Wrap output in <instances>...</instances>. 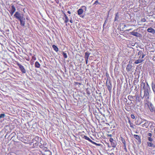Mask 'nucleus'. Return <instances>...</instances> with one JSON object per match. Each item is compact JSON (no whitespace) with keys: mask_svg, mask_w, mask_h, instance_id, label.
Wrapping results in <instances>:
<instances>
[{"mask_svg":"<svg viewBox=\"0 0 155 155\" xmlns=\"http://www.w3.org/2000/svg\"><path fill=\"white\" fill-rule=\"evenodd\" d=\"M83 138H84L85 139L88 140L89 141L91 142L92 144H94L96 145H99V146L100 144H97V143L95 142H94L92 141L88 137H87L86 136L84 135Z\"/></svg>","mask_w":155,"mask_h":155,"instance_id":"nucleus-9","label":"nucleus"},{"mask_svg":"<svg viewBox=\"0 0 155 155\" xmlns=\"http://www.w3.org/2000/svg\"><path fill=\"white\" fill-rule=\"evenodd\" d=\"M39 147L42 148L44 151L46 152L48 151V148L46 147H44L42 143L41 144V145H39Z\"/></svg>","mask_w":155,"mask_h":155,"instance_id":"nucleus-18","label":"nucleus"},{"mask_svg":"<svg viewBox=\"0 0 155 155\" xmlns=\"http://www.w3.org/2000/svg\"><path fill=\"white\" fill-rule=\"evenodd\" d=\"M85 61H86V64H87L88 60H87L86 59H85Z\"/></svg>","mask_w":155,"mask_h":155,"instance_id":"nucleus-48","label":"nucleus"},{"mask_svg":"<svg viewBox=\"0 0 155 155\" xmlns=\"http://www.w3.org/2000/svg\"><path fill=\"white\" fill-rule=\"evenodd\" d=\"M5 116V114H0V118L2 117H4Z\"/></svg>","mask_w":155,"mask_h":155,"instance_id":"nucleus-34","label":"nucleus"},{"mask_svg":"<svg viewBox=\"0 0 155 155\" xmlns=\"http://www.w3.org/2000/svg\"><path fill=\"white\" fill-rule=\"evenodd\" d=\"M63 14L64 17L63 18V19L64 21V22L65 23H67L69 21V19L66 15L65 13L63 12H62Z\"/></svg>","mask_w":155,"mask_h":155,"instance_id":"nucleus-10","label":"nucleus"},{"mask_svg":"<svg viewBox=\"0 0 155 155\" xmlns=\"http://www.w3.org/2000/svg\"><path fill=\"white\" fill-rule=\"evenodd\" d=\"M144 119L140 118L138 119L135 122L136 124L137 125H141Z\"/></svg>","mask_w":155,"mask_h":155,"instance_id":"nucleus-11","label":"nucleus"},{"mask_svg":"<svg viewBox=\"0 0 155 155\" xmlns=\"http://www.w3.org/2000/svg\"><path fill=\"white\" fill-rule=\"evenodd\" d=\"M146 19L145 18H142L141 20V21L143 22H145L146 21Z\"/></svg>","mask_w":155,"mask_h":155,"instance_id":"nucleus-36","label":"nucleus"},{"mask_svg":"<svg viewBox=\"0 0 155 155\" xmlns=\"http://www.w3.org/2000/svg\"><path fill=\"white\" fill-rule=\"evenodd\" d=\"M70 22L71 23H73V20L71 18V19L70 20Z\"/></svg>","mask_w":155,"mask_h":155,"instance_id":"nucleus-42","label":"nucleus"},{"mask_svg":"<svg viewBox=\"0 0 155 155\" xmlns=\"http://www.w3.org/2000/svg\"><path fill=\"white\" fill-rule=\"evenodd\" d=\"M63 55L64 58H67L68 57L67 54L65 53L64 52H63Z\"/></svg>","mask_w":155,"mask_h":155,"instance_id":"nucleus-32","label":"nucleus"},{"mask_svg":"<svg viewBox=\"0 0 155 155\" xmlns=\"http://www.w3.org/2000/svg\"><path fill=\"white\" fill-rule=\"evenodd\" d=\"M52 47L54 50L56 52L58 51V48L55 45H52Z\"/></svg>","mask_w":155,"mask_h":155,"instance_id":"nucleus-26","label":"nucleus"},{"mask_svg":"<svg viewBox=\"0 0 155 155\" xmlns=\"http://www.w3.org/2000/svg\"><path fill=\"white\" fill-rule=\"evenodd\" d=\"M131 30V29H130L129 30Z\"/></svg>","mask_w":155,"mask_h":155,"instance_id":"nucleus-50","label":"nucleus"},{"mask_svg":"<svg viewBox=\"0 0 155 155\" xmlns=\"http://www.w3.org/2000/svg\"><path fill=\"white\" fill-rule=\"evenodd\" d=\"M109 141L111 143V144L112 147L114 148L116 146V144L115 143L113 139L112 138H111L110 139Z\"/></svg>","mask_w":155,"mask_h":155,"instance_id":"nucleus-15","label":"nucleus"},{"mask_svg":"<svg viewBox=\"0 0 155 155\" xmlns=\"http://www.w3.org/2000/svg\"><path fill=\"white\" fill-rule=\"evenodd\" d=\"M148 135L150 137H151L152 135L151 133H149L148 134Z\"/></svg>","mask_w":155,"mask_h":155,"instance_id":"nucleus-38","label":"nucleus"},{"mask_svg":"<svg viewBox=\"0 0 155 155\" xmlns=\"http://www.w3.org/2000/svg\"><path fill=\"white\" fill-rule=\"evenodd\" d=\"M23 18H20L19 20L20 22V24L22 26H24L25 25V22L24 21L22 20Z\"/></svg>","mask_w":155,"mask_h":155,"instance_id":"nucleus-20","label":"nucleus"},{"mask_svg":"<svg viewBox=\"0 0 155 155\" xmlns=\"http://www.w3.org/2000/svg\"><path fill=\"white\" fill-rule=\"evenodd\" d=\"M130 116H131V118L132 119H134L135 118V116L134 114H131Z\"/></svg>","mask_w":155,"mask_h":155,"instance_id":"nucleus-35","label":"nucleus"},{"mask_svg":"<svg viewBox=\"0 0 155 155\" xmlns=\"http://www.w3.org/2000/svg\"><path fill=\"white\" fill-rule=\"evenodd\" d=\"M135 30H134L133 31L130 33L132 35H133L134 36L136 37H139V33H138L137 32H135L134 31Z\"/></svg>","mask_w":155,"mask_h":155,"instance_id":"nucleus-17","label":"nucleus"},{"mask_svg":"<svg viewBox=\"0 0 155 155\" xmlns=\"http://www.w3.org/2000/svg\"><path fill=\"white\" fill-rule=\"evenodd\" d=\"M138 55H141L142 58H144V57L145 56V55L143 53V51H140L138 53Z\"/></svg>","mask_w":155,"mask_h":155,"instance_id":"nucleus-19","label":"nucleus"},{"mask_svg":"<svg viewBox=\"0 0 155 155\" xmlns=\"http://www.w3.org/2000/svg\"><path fill=\"white\" fill-rule=\"evenodd\" d=\"M97 4H99L98 0L96 1L94 3V5Z\"/></svg>","mask_w":155,"mask_h":155,"instance_id":"nucleus-37","label":"nucleus"},{"mask_svg":"<svg viewBox=\"0 0 155 155\" xmlns=\"http://www.w3.org/2000/svg\"><path fill=\"white\" fill-rule=\"evenodd\" d=\"M74 83L76 84H79V85L81 84L80 83L78 82H75Z\"/></svg>","mask_w":155,"mask_h":155,"instance_id":"nucleus-41","label":"nucleus"},{"mask_svg":"<svg viewBox=\"0 0 155 155\" xmlns=\"http://www.w3.org/2000/svg\"><path fill=\"white\" fill-rule=\"evenodd\" d=\"M34 61H32V60H31L30 61V64L31 65H32L34 64Z\"/></svg>","mask_w":155,"mask_h":155,"instance_id":"nucleus-39","label":"nucleus"},{"mask_svg":"<svg viewBox=\"0 0 155 155\" xmlns=\"http://www.w3.org/2000/svg\"><path fill=\"white\" fill-rule=\"evenodd\" d=\"M148 140L150 142H147V146L149 147H151L153 148H155V145L153 143L151 142L153 140V139L151 137H148Z\"/></svg>","mask_w":155,"mask_h":155,"instance_id":"nucleus-5","label":"nucleus"},{"mask_svg":"<svg viewBox=\"0 0 155 155\" xmlns=\"http://www.w3.org/2000/svg\"><path fill=\"white\" fill-rule=\"evenodd\" d=\"M134 97H135V96H133L132 95H130L128 96V100L130 101H134Z\"/></svg>","mask_w":155,"mask_h":155,"instance_id":"nucleus-23","label":"nucleus"},{"mask_svg":"<svg viewBox=\"0 0 155 155\" xmlns=\"http://www.w3.org/2000/svg\"><path fill=\"white\" fill-rule=\"evenodd\" d=\"M112 136V135L110 134H107V136L108 137H111Z\"/></svg>","mask_w":155,"mask_h":155,"instance_id":"nucleus-46","label":"nucleus"},{"mask_svg":"<svg viewBox=\"0 0 155 155\" xmlns=\"http://www.w3.org/2000/svg\"><path fill=\"white\" fill-rule=\"evenodd\" d=\"M14 16L18 20L20 18H24L23 15H21L18 12H15Z\"/></svg>","mask_w":155,"mask_h":155,"instance_id":"nucleus-7","label":"nucleus"},{"mask_svg":"<svg viewBox=\"0 0 155 155\" xmlns=\"http://www.w3.org/2000/svg\"><path fill=\"white\" fill-rule=\"evenodd\" d=\"M124 149L125 150H127V149H126V144H125V146H124Z\"/></svg>","mask_w":155,"mask_h":155,"instance_id":"nucleus-44","label":"nucleus"},{"mask_svg":"<svg viewBox=\"0 0 155 155\" xmlns=\"http://www.w3.org/2000/svg\"><path fill=\"white\" fill-rule=\"evenodd\" d=\"M83 10L81 8L79 9L78 11V15H80L83 12Z\"/></svg>","mask_w":155,"mask_h":155,"instance_id":"nucleus-25","label":"nucleus"},{"mask_svg":"<svg viewBox=\"0 0 155 155\" xmlns=\"http://www.w3.org/2000/svg\"><path fill=\"white\" fill-rule=\"evenodd\" d=\"M81 7L82 8L84 7L85 9V10H86V9H87V7L86 6H82Z\"/></svg>","mask_w":155,"mask_h":155,"instance_id":"nucleus-45","label":"nucleus"},{"mask_svg":"<svg viewBox=\"0 0 155 155\" xmlns=\"http://www.w3.org/2000/svg\"><path fill=\"white\" fill-rule=\"evenodd\" d=\"M121 140L122 142L124 144V146H125V144H126V141L122 137H121Z\"/></svg>","mask_w":155,"mask_h":155,"instance_id":"nucleus-28","label":"nucleus"},{"mask_svg":"<svg viewBox=\"0 0 155 155\" xmlns=\"http://www.w3.org/2000/svg\"><path fill=\"white\" fill-rule=\"evenodd\" d=\"M67 12H68V14H71V12L70 11H68Z\"/></svg>","mask_w":155,"mask_h":155,"instance_id":"nucleus-47","label":"nucleus"},{"mask_svg":"<svg viewBox=\"0 0 155 155\" xmlns=\"http://www.w3.org/2000/svg\"><path fill=\"white\" fill-rule=\"evenodd\" d=\"M149 110L151 112H153L155 110V108L153 104L150 103V105L148 106Z\"/></svg>","mask_w":155,"mask_h":155,"instance_id":"nucleus-14","label":"nucleus"},{"mask_svg":"<svg viewBox=\"0 0 155 155\" xmlns=\"http://www.w3.org/2000/svg\"><path fill=\"white\" fill-rule=\"evenodd\" d=\"M25 58L28 61H30V58L29 57H28V58Z\"/></svg>","mask_w":155,"mask_h":155,"instance_id":"nucleus-40","label":"nucleus"},{"mask_svg":"<svg viewBox=\"0 0 155 155\" xmlns=\"http://www.w3.org/2000/svg\"><path fill=\"white\" fill-rule=\"evenodd\" d=\"M135 97L136 104L138 106H141L142 105V103L140 99V97L138 96H136Z\"/></svg>","mask_w":155,"mask_h":155,"instance_id":"nucleus-4","label":"nucleus"},{"mask_svg":"<svg viewBox=\"0 0 155 155\" xmlns=\"http://www.w3.org/2000/svg\"><path fill=\"white\" fill-rule=\"evenodd\" d=\"M152 87L153 89V90L155 95V84H152Z\"/></svg>","mask_w":155,"mask_h":155,"instance_id":"nucleus-30","label":"nucleus"},{"mask_svg":"<svg viewBox=\"0 0 155 155\" xmlns=\"http://www.w3.org/2000/svg\"><path fill=\"white\" fill-rule=\"evenodd\" d=\"M119 18L118 13H117L115 14V17L114 19V21H117V18Z\"/></svg>","mask_w":155,"mask_h":155,"instance_id":"nucleus-29","label":"nucleus"},{"mask_svg":"<svg viewBox=\"0 0 155 155\" xmlns=\"http://www.w3.org/2000/svg\"><path fill=\"white\" fill-rule=\"evenodd\" d=\"M106 84L109 91H111L112 88V85L110 81V80H107Z\"/></svg>","mask_w":155,"mask_h":155,"instance_id":"nucleus-6","label":"nucleus"},{"mask_svg":"<svg viewBox=\"0 0 155 155\" xmlns=\"http://www.w3.org/2000/svg\"><path fill=\"white\" fill-rule=\"evenodd\" d=\"M131 68H132L131 66V65H130V64H129L127 65L126 69L127 71V72H129L131 70Z\"/></svg>","mask_w":155,"mask_h":155,"instance_id":"nucleus-22","label":"nucleus"},{"mask_svg":"<svg viewBox=\"0 0 155 155\" xmlns=\"http://www.w3.org/2000/svg\"><path fill=\"white\" fill-rule=\"evenodd\" d=\"M125 26H126V25H124V26L125 27Z\"/></svg>","mask_w":155,"mask_h":155,"instance_id":"nucleus-49","label":"nucleus"},{"mask_svg":"<svg viewBox=\"0 0 155 155\" xmlns=\"http://www.w3.org/2000/svg\"><path fill=\"white\" fill-rule=\"evenodd\" d=\"M31 60H32V61H33V60H36V58L35 55L32 56V59Z\"/></svg>","mask_w":155,"mask_h":155,"instance_id":"nucleus-33","label":"nucleus"},{"mask_svg":"<svg viewBox=\"0 0 155 155\" xmlns=\"http://www.w3.org/2000/svg\"><path fill=\"white\" fill-rule=\"evenodd\" d=\"M16 64L19 67L20 70L22 73H26V70L25 69L23 66L19 64L18 62H16Z\"/></svg>","mask_w":155,"mask_h":155,"instance_id":"nucleus-8","label":"nucleus"},{"mask_svg":"<svg viewBox=\"0 0 155 155\" xmlns=\"http://www.w3.org/2000/svg\"><path fill=\"white\" fill-rule=\"evenodd\" d=\"M16 11V8L15 6L12 5L11 6V9L9 12L11 15H12Z\"/></svg>","mask_w":155,"mask_h":155,"instance_id":"nucleus-13","label":"nucleus"},{"mask_svg":"<svg viewBox=\"0 0 155 155\" xmlns=\"http://www.w3.org/2000/svg\"><path fill=\"white\" fill-rule=\"evenodd\" d=\"M134 138H135L137 140L138 144H140L141 140L140 137L139 135L136 134H134Z\"/></svg>","mask_w":155,"mask_h":155,"instance_id":"nucleus-12","label":"nucleus"},{"mask_svg":"<svg viewBox=\"0 0 155 155\" xmlns=\"http://www.w3.org/2000/svg\"><path fill=\"white\" fill-rule=\"evenodd\" d=\"M90 53L88 52H86L85 53V54L84 56V58L85 59H86L87 60L88 59V58L89 56Z\"/></svg>","mask_w":155,"mask_h":155,"instance_id":"nucleus-24","label":"nucleus"},{"mask_svg":"<svg viewBox=\"0 0 155 155\" xmlns=\"http://www.w3.org/2000/svg\"><path fill=\"white\" fill-rule=\"evenodd\" d=\"M144 61V60H143V59H138L136 60L135 61L134 63L136 64H138L139 63H142Z\"/></svg>","mask_w":155,"mask_h":155,"instance_id":"nucleus-21","label":"nucleus"},{"mask_svg":"<svg viewBox=\"0 0 155 155\" xmlns=\"http://www.w3.org/2000/svg\"><path fill=\"white\" fill-rule=\"evenodd\" d=\"M129 122L130 124V127H131L132 128H134V126H135V125H134L133 123H131L130 121H129Z\"/></svg>","mask_w":155,"mask_h":155,"instance_id":"nucleus-31","label":"nucleus"},{"mask_svg":"<svg viewBox=\"0 0 155 155\" xmlns=\"http://www.w3.org/2000/svg\"><path fill=\"white\" fill-rule=\"evenodd\" d=\"M150 124V121L144 119L143 122L141 125V126L143 127L147 128L149 126Z\"/></svg>","mask_w":155,"mask_h":155,"instance_id":"nucleus-3","label":"nucleus"},{"mask_svg":"<svg viewBox=\"0 0 155 155\" xmlns=\"http://www.w3.org/2000/svg\"><path fill=\"white\" fill-rule=\"evenodd\" d=\"M139 59H142V58H142V56L141 55H139Z\"/></svg>","mask_w":155,"mask_h":155,"instance_id":"nucleus-43","label":"nucleus"},{"mask_svg":"<svg viewBox=\"0 0 155 155\" xmlns=\"http://www.w3.org/2000/svg\"><path fill=\"white\" fill-rule=\"evenodd\" d=\"M35 67L38 68H39L40 67V64L37 61L35 63Z\"/></svg>","mask_w":155,"mask_h":155,"instance_id":"nucleus-27","label":"nucleus"},{"mask_svg":"<svg viewBox=\"0 0 155 155\" xmlns=\"http://www.w3.org/2000/svg\"><path fill=\"white\" fill-rule=\"evenodd\" d=\"M41 140H42V139L41 138L37 136H35V138L32 139L31 141L30 142V143H33V147L34 148H35L38 146L39 142L41 144Z\"/></svg>","mask_w":155,"mask_h":155,"instance_id":"nucleus-2","label":"nucleus"},{"mask_svg":"<svg viewBox=\"0 0 155 155\" xmlns=\"http://www.w3.org/2000/svg\"><path fill=\"white\" fill-rule=\"evenodd\" d=\"M147 31L148 32L151 33L153 34H154L155 33V30L151 28H148L147 29Z\"/></svg>","mask_w":155,"mask_h":155,"instance_id":"nucleus-16","label":"nucleus"},{"mask_svg":"<svg viewBox=\"0 0 155 155\" xmlns=\"http://www.w3.org/2000/svg\"><path fill=\"white\" fill-rule=\"evenodd\" d=\"M141 85L143 87V89L144 91V94L143 97H144L147 101H148L149 98V86L148 83H147V85L145 83L142 82Z\"/></svg>","mask_w":155,"mask_h":155,"instance_id":"nucleus-1","label":"nucleus"}]
</instances>
